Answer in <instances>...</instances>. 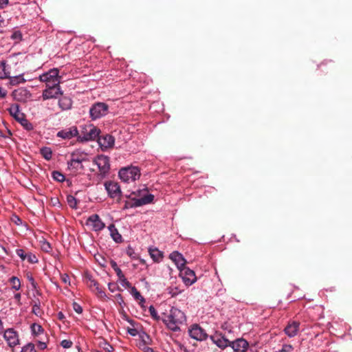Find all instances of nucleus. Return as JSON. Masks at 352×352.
Instances as JSON below:
<instances>
[{
	"instance_id": "12",
	"label": "nucleus",
	"mask_w": 352,
	"mask_h": 352,
	"mask_svg": "<svg viewBox=\"0 0 352 352\" xmlns=\"http://www.w3.org/2000/svg\"><path fill=\"white\" fill-rule=\"evenodd\" d=\"M105 189L111 198H120L121 195L120 187L117 182L109 181L104 184Z\"/></svg>"
},
{
	"instance_id": "41",
	"label": "nucleus",
	"mask_w": 352,
	"mask_h": 352,
	"mask_svg": "<svg viewBox=\"0 0 352 352\" xmlns=\"http://www.w3.org/2000/svg\"><path fill=\"white\" fill-rule=\"evenodd\" d=\"M26 259L30 263H36L38 262L36 256L32 253H28L27 254Z\"/></svg>"
},
{
	"instance_id": "53",
	"label": "nucleus",
	"mask_w": 352,
	"mask_h": 352,
	"mask_svg": "<svg viewBox=\"0 0 352 352\" xmlns=\"http://www.w3.org/2000/svg\"><path fill=\"white\" fill-rule=\"evenodd\" d=\"M38 347L41 350H44L45 349L47 348V344L45 342H44L38 341Z\"/></svg>"
},
{
	"instance_id": "9",
	"label": "nucleus",
	"mask_w": 352,
	"mask_h": 352,
	"mask_svg": "<svg viewBox=\"0 0 352 352\" xmlns=\"http://www.w3.org/2000/svg\"><path fill=\"white\" fill-rule=\"evenodd\" d=\"M189 335L192 338L200 341L206 340L208 337L206 331L197 324L191 326L189 329Z\"/></svg>"
},
{
	"instance_id": "8",
	"label": "nucleus",
	"mask_w": 352,
	"mask_h": 352,
	"mask_svg": "<svg viewBox=\"0 0 352 352\" xmlns=\"http://www.w3.org/2000/svg\"><path fill=\"white\" fill-rule=\"evenodd\" d=\"M59 95H63L60 85L47 87L43 91L42 98L43 100L57 98Z\"/></svg>"
},
{
	"instance_id": "52",
	"label": "nucleus",
	"mask_w": 352,
	"mask_h": 352,
	"mask_svg": "<svg viewBox=\"0 0 352 352\" xmlns=\"http://www.w3.org/2000/svg\"><path fill=\"white\" fill-rule=\"evenodd\" d=\"M127 332L132 336H135L138 335V331L135 328H133V329H131V328H129L127 329Z\"/></svg>"
},
{
	"instance_id": "27",
	"label": "nucleus",
	"mask_w": 352,
	"mask_h": 352,
	"mask_svg": "<svg viewBox=\"0 0 352 352\" xmlns=\"http://www.w3.org/2000/svg\"><path fill=\"white\" fill-rule=\"evenodd\" d=\"M10 72L6 69V61L2 60L0 63V78H9Z\"/></svg>"
},
{
	"instance_id": "42",
	"label": "nucleus",
	"mask_w": 352,
	"mask_h": 352,
	"mask_svg": "<svg viewBox=\"0 0 352 352\" xmlns=\"http://www.w3.org/2000/svg\"><path fill=\"white\" fill-rule=\"evenodd\" d=\"M41 249L46 252H50L52 250V247L49 242L43 241L41 245Z\"/></svg>"
},
{
	"instance_id": "45",
	"label": "nucleus",
	"mask_w": 352,
	"mask_h": 352,
	"mask_svg": "<svg viewBox=\"0 0 352 352\" xmlns=\"http://www.w3.org/2000/svg\"><path fill=\"white\" fill-rule=\"evenodd\" d=\"M16 253L23 261L26 259L28 254H26L23 249L16 250Z\"/></svg>"
},
{
	"instance_id": "30",
	"label": "nucleus",
	"mask_w": 352,
	"mask_h": 352,
	"mask_svg": "<svg viewBox=\"0 0 352 352\" xmlns=\"http://www.w3.org/2000/svg\"><path fill=\"white\" fill-rule=\"evenodd\" d=\"M10 280L14 289L19 290L21 288V282L17 277L12 276L10 278Z\"/></svg>"
},
{
	"instance_id": "24",
	"label": "nucleus",
	"mask_w": 352,
	"mask_h": 352,
	"mask_svg": "<svg viewBox=\"0 0 352 352\" xmlns=\"http://www.w3.org/2000/svg\"><path fill=\"white\" fill-rule=\"evenodd\" d=\"M86 155L80 151H76L73 152L71 154V164L77 163L78 165H80L82 167L81 163L85 160Z\"/></svg>"
},
{
	"instance_id": "58",
	"label": "nucleus",
	"mask_w": 352,
	"mask_h": 352,
	"mask_svg": "<svg viewBox=\"0 0 352 352\" xmlns=\"http://www.w3.org/2000/svg\"><path fill=\"white\" fill-rule=\"evenodd\" d=\"M6 91H5L3 88L0 87V98H4L6 96Z\"/></svg>"
},
{
	"instance_id": "13",
	"label": "nucleus",
	"mask_w": 352,
	"mask_h": 352,
	"mask_svg": "<svg viewBox=\"0 0 352 352\" xmlns=\"http://www.w3.org/2000/svg\"><path fill=\"white\" fill-rule=\"evenodd\" d=\"M87 225L92 226L93 230L97 232L102 230L105 224L101 221L100 217L96 214L91 215L87 220Z\"/></svg>"
},
{
	"instance_id": "19",
	"label": "nucleus",
	"mask_w": 352,
	"mask_h": 352,
	"mask_svg": "<svg viewBox=\"0 0 352 352\" xmlns=\"http://www.w3.org/2000/svg\"><path fill=\"white\" fill-rule=\"evenodd\" d=\"M78 135V131L76 126H72L64 130H61L57 133V137L65 140H69Z\"/></svg>"
},
{
	"instance_id": "5",
	"label": "nucleus",
	"mask_w": 352,
	"mask_h": 352,
	"mask_svg": "<svg viewBox=\"0 0 352 352\" xmlns=\"http://www.w3.org/2000/svg\"><path fill=\"white\" fill-rule=\"evenodd\" d=\"M109 106L104 102H96L89 109L90 116L92 120L98 119L107 114Z\"/></svg>"
},
{
	"instance_id": "18",
	"label": "nucleus",
	"mask_w": 352,
	"mask_h": 352,
	"mask_svg": "<svg viewBox=\"0 0 352 352\" xmlns=\"http://www.w3.org/2000/svg\"><path fill=\"white\" fill-rule=\"evenodd\" d=\"M98 142L102 149H107L113 147L115 139L112 135L106 134L103 136H99Z\"/></svg>"
},
{
	"instance_id": "14",
	"label": "nucleus",
	"mask_w": 352,
	"mask_h": 352,
	"mask_svg": "<svg viewBox=\"0 0 352 352\" xmlns=\"http://www.w3.org/2000/svg\"><path fill=\"white\" fill-rule=\"evenodd\" d=\"M87 284L92 291L96 294L98 298L101 299H105L107 298L104 291L96 280L89 277Z\"/></svg>"
},
{
	"instance_id": "64",
	"label": "nucleus",
	"mask_w": 352,
	"mask_h": 352,
	"mask_svg": "<svg viewBox=\"0 0 352 352\" xmlns=\"http://www.w3.org/2000/svg\"><path fill=\"white\" fill-rule=\"evenodd\" d=\"M35 290L36 292V294H38V295H41V292L38 290H37V289H35Z\"/></svg>"
},
{
	"instance_id": "22",
	"label": "nucleus",
	"mask_w": 352,
	"mask_h": 352,
	"mask_svg": "<svg viewBox=\"0 0 352 352\" xmlns=\"http://www.w3.org/2000/svg\"><path fill=\"white\" fill-rule=\"evenodd\" d=\"M10 114L14 118V119L19 122L24 118L25 114L21 113L19 110V106L17 104H14L8 109Z\"/></svg>"
},
{
	"instance_id": "20",
	"label": "nucleus",
	"mask_w": 352,
	"mask_h": 352,
	"mask_svg": "<svg viewBox=\"0 0 352 352\" xmlns=\"http://www.w3.org/2000/svg\"><path fill=\"white\" fill-rule=\"evenodd\" d=\"M169 258L175 263L179 270L185 267L186 261L183 255L178 252L175 251L172 252Z\"/></svg>"
},
{
	"instance_id": "35",
	"label": "nucleus",
	"mask_w": 352,
	"mask_h": 352,
	"mask_svg": "<svg viewBox=\"0 0 352 352\" xmlns=\"http://www.w3.org/2000/svg\"><path fill=\"white\" fill-rule=\"evenodd\" d=\"M28 131H31L33 129V125L30 123L25 117L23 118L19 122Z\"/></svg>"
},
{
	"instance_id": "59",
	"label": "nucleus",
	"mask_w": 352,
	"mask_h": 352,
	"mask_svg": "<svg viewBox=\"0 0 352 352\" xmlns=\"http://www.w3.org/2000/svg\"><path fill=\"white\" fill-rule=\"evenodd\" d=\"M116 299L118 300V302L121 305L122 302H124L123 298L121 294H118L116 296Z\"/></svg>"
},
{
	"instance_id": "38",
	"label": "nucleus",
	"mask_w": 352,
	"mask_h": 352,
	"mask_svg": "<svg viewBox=\"0 0 352 352\" xmlns=\"http://www.w3.org/2000/svg\"><path fill=\"white\" fill-rule=\"evenodd\" d=\"M148 311H149V313H150L151 317L154 320H159L160 319V316L157 314L156 309H155V307L153 305H151L149 307Z\"/></svg>"
},
{
	"instance_id": "29",
	"label": "nucleus",
	"mask_w": 352,
	"mask_h": 352,
	"mask_svg": "<svg viewBox=\"0 0 352 352\" xmlns=\"http://www.w3.org/2000/svg\"><path fill=\"white\" fill-rule=\"evenodd\" d=\"M41 155L47 160H50L52 156V149L49 147H43L41 148Z\"/></svg>"
},
{
	"instance_id": "47",
	"label": "nucleus",
	"mask_w": 352,
	"mask_h": 352,
	"mask_svg": "<svg viewBox=\"0 0 352 352\" xmlns=\"http://www.w3.org/2000/svg\"><path fill=\"white\" fill-rule=\"evenodd\" d=\"M293 350V347L290 344H284L280 350L278 352H292Z\"/></svg>"
},
{
	"instance_id": "26",
	"label": "nucleus",
	"mask_w": 352,
	"mask_h": 352,
	"mask_svg": "<svg viewBox=\"0 0 352 352\" xmlns=\"http://www.w3.org/2000/svg\"><path fill=\"white\" fill-rule=\"evenodd\" d=\"M148 252L151 257L155 262H159L163 257L162 252L157 248H149Z\"/></svg>"
},
{
	"instance_id": "39",
	"label": "nucleus",
	"mask_w": 352,
	"mask_h": 352,
	"mask_svg": "<svg viewBox=\"0 0 352 352\" xmlns=\"http://www.w3.org/2000/svg\"><path fill=\"white\" fill-rule=\"evenodd\" d=\"M119 278V280L121 282L122 285L124 286L127 289H131L133 287L131 284L128 281V280L125 278L124 275H122Z\"/></svg>"
},
{
	"instance_id": "54",
	"label": "nucleus",
	"mask_w": 352,
	"mask_h": 352,
	"mask_svg": "<svg viewBox=\"0 0 352 352\" xmlns=\"http://www.w3.org/2000/svg\"><path fill=\"white\" fill-rule=\"evenodd\" d=\"M68 167L72 168L75 169H78L80 165H78L77 163H72L71 164V160L67 162Z\"/></svg>"
},
{
	"instance_id": "3",
	"label": "nucleus",
	"mask_w": 352,
	"mask_h": 352,
	"mask_svg": "<svg viewBox=\"0 0 352 352\" xmlns=\"http://www.w3.org/2000/svg\"><path fill=\"white\" fill-rule=\"evenodd\" d=\"M140 176V170L137 166L125 167L120 170L119 177L124 182H134Z\"/></svg>"
},
{
	"instance_id": "48",
	"label": "nucleus",
	"mask_w": 352,
	"mask_h": 352,
	"mask_svg": "<svg viewBox=\"0 0 352 352\" xmlns=\"http://www.w3.org/2000/svg\"><path fill=\"white\" fill-rule=\"evenodd\" d=\"M167 290H168V293L169 294H170L171 296H173V297L177 296L178 294H179L181 292V291H178L177 287H175V289L169 287L167 289Z\"/></svg>"
},
{
	"instance_id": "61",
	"label": "nucleus",
	"mask_w": 352,
	"mask_h": 352,
	"mask_svg": "<svg viewBox=\"0 0 352 352\" xmlns=\"http://www.w3.org/2000/svg\"><path fill=\"white\" fill-rule=\"evenodd\" d=\"M144 351L145 352H154L153 349L152 348L148 347V346H146L144 348Z\"/></svg>"
},
{
	"instance_id": "57",
	"label": "nucleus",
	"mask_w": 352,
	"mask_h": 352,
	"mask_svg": "<svg viewBox=\"0 0 352 352\" xmlns=\"http://www.w3.org/2000/svg\"><path fill=\"white\" fill-rule=\"evenodd\" d=\"M8 3V0H0V8H3Z\"/></svg>"
},
{
	"instance_id": "15",
	"label": "nucleus",
	"mask_w": 352,
	"mask_h": 352,
	"mask_svg": "<svg viewBox=\"0 0 352 352\" xmlns=\"http://www.w3.org/2000/svg\"><path fill=\"white\" fill-rule=\"evenodd\" d=\"M300 324L298 321H289L284 329L285 334L289 338L296 336L300 330Z\"/></svg>"
},
{
	"instance_id": "31",
	"label": "nucleus",
	"mask_w": 352,
	"mask_h": 352,
	"mask_svg": "<svg viewBox=\"0 0 352 352\" xmlns=\"http://www.w3.org/2000/svg\"><path fill=\"white\" fill-rule=\"evenodd\" d=\"M52 177L54 180L62 182L65 180V176L57 170H54L52 173Z\"/></svg>"
},
{
	"instance_id": "16",
	"label": "nucleus",
	"mask_w": 352,
	"mask_h": 352,
	"mask_svg": "<svg viewBox=\"0 0 352 352\" xmlns=\"http://www.w3.org/2000/svg\"><path fill=\"white\" fill-rule=\"evenodd\" d=\"M230 346L234 352H245L249 346L248 342L243 338H238L234 341H230Z\"/></svg>"
},
{
	"instance_id": "23",
	"label": "nucleus",
	"mask_w": 352,
	"mask_h": 352,
	"mask_svg": "<svg viewBox=\"0 0 352 352\" xmlns=\"http://www.w3.org/2000/svg\"><path fill=\"white\" fill-rule=\"evenodd\" d=\"M58 106L63 111L69 110L72 107V100L69 97L62 95L58 100Z\"/></svg>"
},
{
	"instance_id": "55",
	"label": "nucleus",
	"mask_w": 352,
	"mask_h": 352,
	"mask_svg": "<svg viewBox=\"0 0 352 352\" xmlns=\"http://www.w3.org/2000/svg\"><path fill=\"white\" fill-rule=\"evenodd\" d=\"M31 305L32 306H36V305L41 306V302L38 298H35L32 300Z\"/></svg>"
},
{
	"instance_id": "37",
	"label": "nucleus",
	"mask_w": 352,
	"mask_h": 352,
	"mask_svg": "<svg viewBox=\"0 0 352 352\" xmlns=\"http://www.w3.org/2000/svg\"><path fill=\"white\" fill-rule=\"evenodd\" d=\"M21 352H36L34 344L32 343L27 344L22 348Z\"/></svg>"
},
{
	"instance_id": "40",
	"label": "nucleus",
	"mask_w": 352,
	"mask_h": 352,
	"mask_svg": "<svg viewBox=\"0 0 352 352\" xmlns=\"http://www.w3.org/2000/svg\"><path fill=\"white\" fill-rule=\"evenodd\" d=\"M26 276H27L28 280H29V282L30 283V284H31V285H32V288H33L34 289H36V288H37V285H37V283L35 282L34 278H33L32 275L31 274H30V273H28V274H27V275H26Z\"/></svg>"
},
{
	"instance_id": "43",
	"label": "nucleus",
	"mask_w": 352,
	"mask_h": 352,
	"mask_svg": "<svg viewBox=\"0 0 352 352\" xmlns=\"http://www.w3.org/2000/svg\"><path fill=\"white\" fill-rule=\"evenodd\" d=\"M73 344V342L69 340H63L60 342L61 346H63L64 349H69L72 347Z\"/></svg>"
},
{
	"instance_id": "62",
	"label": "nucleus",
	"mask_w": 352,
	"mask_h": 352,
	"mask_svg": "<svg viewBox=\"0 0 352 352\" xmlns=\"http://www.w3.org/2000/svg\"><path fill=\"white\" fill-rule=\"evenodd\" d=\"M58 318L59 320H63L65 318L64 314L62 312H59L58 314Z\"/></svg>"
},
{
	"instance_id": "56",
	"label": "nucleus",
	"mask_w": 352,
	"mask_h": 352,
	"mask_svg": "<svg viewBox=\"0 0 352 352\" xmlns=\"http://www.w3.org/2000/svg\"><path fill=\"white\" fill-rule=\"evenodd\" d=\"M12 135V133L10 130L8 129L7 135H3L2 132L0 131V137H3L4 138H9Z\"/></svg>"
},
{
	"instance_id": "60",
	"label": "nucleus",
	"mask_w": 352,
	"mask_h": 352,
	"mask_svg": "<svg viewBox=\"0 0 352 352\" xmlns=\"http://www.w3.org/2000/svg\"><path fill=\"white\" fill-rule=\"evenodd\" d=\"M14 299L16 300H17V302L19 303H20V300H21V294L20 293H16L14 294Z\"/></svg>"
},
{
	"instance_id": "51",
	"label": "nucleus",
	"mask_w": 352,
	"mask_h": 352,
	"mask_svg": "<svg viewBox=\"0 0 352 352\" xmlns=\"http://www.w3.org/2000/svg\"><path fill=\"white\" fill-rule=\"evenodd\" d=\"M103 349H104V351H106L107 352H111V351H112L113 350V347L111 344L107 343V342H105L104 344Z\"/></svg>"
},
{
	"instance_id": "44",
	"label": "nucleus",
	"mask_w": 352,
	"mask_h": 352,
	"mask_svg": "<svg viewBox=\"0 0 352 352\" xmlns=\"http://www.w3.org/2000/svg\"><path fill=\"white\" fill-rule=\"evenodd\" d=\"M11 38L16 41H21L22 39V34L20 31H15L11 35Z\"/></svg>"
},
{
	"instance_id": "7",
	"label": "nucleus",
	"mask_w": 352,
	"mask_h": 352,
	"mask_svg": "<svg viewBox=\"0 0 352 352\" xmlns=\"http://www.w3.org/2000/svg\"><path fill=\"white\" fill-rule=\"evenodd\" d=\"M179 270V276L182 277L186 285L189 286L196 282L197 277L194 271L186 267H184Z\"/></svg>"
},
{
	"instance_id": "28",
	"label": "nucleus",
	"mask_w": 352,
	"mask_h": 352,
	"mask_svg": "<svg viewBox=\"0 0 352 352\" xmlns=\"http://www.w3.org/2000/svg\"><path fill=\"white\" fill-rule=\"evenodd\" d=\"M131 294L134 297V298L135 300L140 301V304L145 302V299L144 298V297L141 295L140 292H138V289L135 287H131Z\"/></svg>"
},
{
	"instance_id": "6",
	"label": "nucleus",
	"mask_w": 352,
	"mask_h": 352,
	"mask_svg": "<svg viewBox=\"0 0 352 352\" xmlns=\"http://www.w3.org/2000/svg\"><path fill=\"white\" fill-rule=\"evenodd\" d=\"M153 199L154 196L151 194L144 195L140 199L133 198L132 201H126L124 207L126 208L139 207L151 203Z\"/></svg>"
},
{
	"instance_id": "21",
	"label": "nucleus",
	"mask_w": 352,
	"mask_h": 352,
	"mask_svg": "<svg viewBox=\"0 0 352 352\" xmlns=\"http://www.w3.org/2000/svg\"><path fill=\"white\" fill-rule=\"evenodd\" d=\"M211 339L214 343H215L219 348L221 349L226 348L228 346H230V341L221 334L212 336Z\"/></svg>"
},
{
	"instance_id": "11",
	"label": "nucleus",
	"mask_w": 352,
	"mask_h": 352,
	"mask_svg": "<svg viewBox=\"0 0 352 352\" xmlns=\"http://www.w3.org/2000/svg\"><path fill=\"white\" fill-rule=\"evenodd\" d=\"M95 164L98 166L100 172L102 174L107 173L109 168V159L107 156L100 155L96 157Z\"/></svg>"
},
{
	"instance_id": "1",
	"label": "nucleus",
	"mask_w": 352,
	"mask_h": 352,
	"mask_svg": "<svg viewBox=\"0 0 352 352\" xmlns=\"http://www.w3.org/2000/svg\"><path fill=\"white\" fill-rule=\"evenodd\" d=\"M162 321L171 331H178L180 330L179 325L186 321V316L179 309L172 307L170 313L162 318Z\"/></svg>"
},
{
	"instance_id": "25",
	"label": "nucleus",
	"mask_w": 352,
	"mask_h": 352,
	"mask_svg": "<svg viewBox=\"0 0 352 352\" xmlns=\"http://www.w3.org/2000/svg\"><path fill=\"white\" fill-rule=\"evenodd\" d=\"M108 229L110 232L111 236L114 241L116 243H121L122 241V237L114 224H110L108 227Z\"/></svg>"
},
{
	"instance_id": "63",
	"label": "nucleus",
	"mask_w": 352,
	"mask_h": 352,
	"mask_svg": "<svg viewBox=\"0 0 352 352\" xmlns=\"http://www.w3.org/2000/svg\"><path fill=\"white\" fill-rule=\"evenodd\" d=\"M67 278H68V276H67L66 277H63V280L66 283L67 282Z\"/></svg>"
},
{
	"instance_id": "50",
	"label": "nucleus",
	"mask_w": 352,
	"mask_h": 352,
	"mask_svg": "<svg viewBox=\"0 0 352 352\" xmlns=\"http://www.w3.org/2000/svg\"><path fill=\"white\" fill-rule=\"evenodd\" d=\"M108 288L111 292H114L116 289H119L117 285L115 283H109Z\"/></svg>"
},
{
	"instance_id": "4",
	"label": "nucleus",
	"mask_w": 352,
	"mask_h": 352,
	"mask_svg": "<svg viewBox=\"0 0 352 352\" xmlns=\"http://www.w3.org/2000/svg\"><path fill=\"white\" fill-rule=\"evenodd\" d=\"M58 73L59 71L57 69H51L48 72L41 75L39 80L45 82L46 87L60 85V81Z\"/></svg>"
},
{
	"instance_id": "2",
	"label": "nucleus",
	"mask_w": 352,
	"mask_h": 352,
	"mask_svg": "<svg viewBox=\"0 0 352 352\" xmlns=\"http://www.w3.org/2000/svg\"><path fill=\"white\" fill-rule=\"evenodd\" d=\"M100 130L92 124L87 125L82 128L81 135L78 137L80 142H87L98 140Z\"/></svg>"
},
{
	"instance_id": "49",
	"label": "nucleus",
	"mask_w": 352,
	"mask_h": 352,
	"mask_svg": "<svg viewBox=\"0 0 352 352\" xmlns=\"http://www.w3.org/2000/svg\"><path fill=\"white\" fill-rule=\"evenodd\" d=\"M73 309L78 314H81L82 312V307L79 304H78L77 302H74L73 303Z\"/></svg>"
},
{
	"instance_id": "17",
	"label": "nucleus",
	"mask_w": 352,
	"mask_h": 352,
	"mask_svg": "<svg viewBox=\"0 0 352 352\" xmlns=\"http://www.w3.org/2000/svg\"><path fill=\"white\" fill-rule=\"evenodd\" d=\"M12 96L14 98V100L25 102L31 97L30 92L24 88H19L18 89H15L12 92Z\"/></svg>"
},
{
	"instance_id": "46",
	"label": "nucleus",
	"mask_w": 352,
	"mask_h": 352,
	"mask_svg": "<svg viewBox=\"0 0 352 352\" xmlns=\"http://www.w3.org/2000/svg\"><path fill=\"white\" fill-rule=\"evenodd\" d=\"M41 306H32V313L34 314L36 316H39L42 314L43 311H41Z\"/></svg>"
},
{
	"instance_id": "10",
	"label": "nucleus",
	"mask_w": 352,
	"mask_h": 352,
	"mask_svg": "<svg viewBox=\"0 0 352 352\" xmlns=\"http://www.w3.org/2000/svg\"><path fill=\"white\" fill-rule=\"evenodd\" d=\"M3 338L10 347H14L19 344L18 333L12 328L8 329L5 331Z\"/></svg>"
},
{
	"instance_id": "36",
	"label": "nucleus",
	"mask_w": 352,
	"mask_h": 352,
	"mask_svg": "<svg viewBox=\"0 0 352 352\" xmlns=\"http://www.w3.org/2000/svg\"><path fill=\"white\" fill-rule=\"evenodd\" d=\"M67 201L69 206L71 208H76L77 199L74 196L68 195L67 197Z\"/></svg>"
},
{
	"instance_id": "32",
	"label": "nucleus",
	"mask_w": 352,
	"mask_h": 352,
	"mask_svg": "<svg viewBox=\"0 0 352 352\" xmlns=\"http://www.w3.org/2000/svg\"><path fill=\"white\" fill-rule=\"evenodd\" d=\"M31 329H32V333L34 335H38V334L43 333L44 331L43 327L40 324H38L36 323H34L32 324Z\"/></svg>"
},
{
	"instance_id": "34",
	"label": "nucleus",
	"mask_w": 352,
	"mask_h": 352,
	"mask_svg": "<svg viewBox=\"0 0 352 352\" xmlns=\"http://www.w3.org/2000/svg\"><path fill=\"white\" fill-rule=\"evenodd\" d=\"M25 80L21 76H14L12 78H10V84L12 85H16L21 82H25Z\"/></svg>"
},
{
	"instance_id": "33",
	"label": "nucleus",
	"mask_w": 352,
	"mask_h": 352,
	"mask_svg": "<svg viewBox=\"0 0 352 352\" xmlns=\"http://www.w3.org/2000/svg\"><path fill=\"white\" fill-rule=\"evenodd\" d=\"M110 265H111V267L114 270V271L116 273L118 278H120V276L124 275L122 270L118 267L116 261L111 260L110 261Z\"/></svg>"
}]
</instances>
